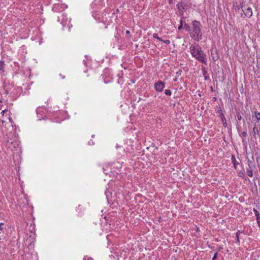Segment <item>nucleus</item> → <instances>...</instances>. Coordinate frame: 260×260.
Returning a JSON list of instances; mask_svg holds the SVG:
<instances>
[{
    "label": "nucleus",
    "mask_w": 260,
    "mask_h": 260,
    "mask_svg": "<svg viewBox=\"0 0 260 260\" xmlns=\"http://www.w3.org/2000/svg\"><path fill=\"white\" fill-rule=\"evenodd\" d=\"M189 49L192 57H194L201 62L206 63V55L199 44H191L189 47Z\"/></svg>",
    "instance_id": "obj_1"
},
{
    "label": "nucleus",
    "mask_w": 260,
    "mask_h": 260,
    "mask_svg": "<svg viewBox=\"0 0 260 260\" xmlns=\"http://www.w3.org/2000/svg\"><path fill=\"white\" fill-rule=\"evenodd\" d=\"M202 25L200 21L193 20L191 22V29L190 31L191 38L196 41L199 42L203 38L201 31Z\"/></svg>",
    "instance_id": "obj_2"
},
{
    "label": "nucleus",
    "mask_w": 260,
    "mask_h": 260,
    "mask_svg": "<svg viewBox=\"0 0 260 260\" xmlns=\"http://www.w3.org/2000/svg\"><path fill=\"white\" fill-rule=\"evenodd\" d=\"M165 87V83L160 80L155 82L154 85V89L157 92H161L164 89Z\"/></svg>",
    "instance_id": "obj_3"
},
{
    "label": "nucleus",
    "mask_w": 260,
    "mask_h": 260,
    "mask_svg": "<svg viewBox=\"0 0 260 260\" xmlns=\"http://www.w3.org/2000/svg\"><path fill=\"white\" fill-rule=\"evenodd\" d=\"M245 17L250 18L252 15V10L250 7L241 6Z\"/></svg>",
    "instance_id": "obj_4"
},
{
    "label": "nucleus",
    "mask_w": 260,
    "mask_h": 260,
    "mask_svg": "<svg viewBox=\"0 0 260 260\" xmlns=\"http://www.w3.org/2000/svg\"><path fill=\"white\" fill-rule=\"evenodd\" d=\"M231 160L235 169H237V166L239 164V162L236 160L235 156L233 154L231 156Z\"/></svg>",
    "instance_id": "obj_5"
},
{
    "label": "nucleus",
    "mask_w": 260,
    "mask_h": 260,
    "mask_svg": "<svg viewBox=\"0 0 260 260\" xmlns=\"http://www.w3.org/2000/svg\"><path fill=\"white\" fill-rule=\"evenodd\" d=\"M247 166L248 168L249 169H255V165L254 163L251 160L248 159L247 160Z\"/></svg>",
    "instance_id": "obj_6"
},
{
    "label": "nucleus",
    "mask_w": 260,
    "mask_h": 260,
    "mask_svg": "<svg viewBox=\"0 0 260 260\" xmlns=\"http://www.w3.org/2000/svg\"><path fill=\"white\" fill-rule=\"evenodd\" d=\"M217 113L219 114V117H220V118L221 120H224V121H225V117H224V114H223V113H222V110H221V108H219L218 109Z\"/></svg>",
    "instance_id": "obj_7"
},
{
    "label": "nucleus",
    "mask_w": 260,
    "mask_h": 260,
    "mask_svg": "<svg viewBox=\"0 0 260 260\" xmlns=\"http://www.w3.org/2000/svg\"><path fill=\"white\" fill-rule=\"evenodd\" d=\"M211 56L212 59L214 61L217 60L219 58V56L218 54L217 53L216 51H215V53L213 52V51H211Z\"/></svg>",
    "instance_id": "obj_8"
},
{
    "label": "nucleus",
    "mask_w": 260,
    "mask_h": 260,
    "mask_svg": "<svg viewBox=\"0 0 260 260\" xmlns=\"http://www.w3.org/2000/svg\"><path fill=\"white\" fill-rule=\"evenodd\" d=\"M238 133H239V134L240 136H241V137H243L242 142H243L244 141V138H245L247 137V134L246 131H244V132H240L238 130Z\"/></svg>",
    "instance_id": "obj_9"
},
{
    "label": "nucleus",
    "mask_w": 260,
    "mask_h": 260,
    "mask_svg": "<svg viewBox=\"0 0 260 260\" xmlns=\"http://www.w3.org/2000/svg\"><path fill=\"white\" fill-rule=\"evenodd\" d=\"M253 169L246 168L247 174L249 177H252L253 176Z\"/></svg>",
    "instance_id": "obj_10"
},
{
    "label": "nucleus",
    "mask_w": 260,
    "mask_h": 260,
    "mask_svg": "<svg viewBox=\"0 0 260 260\" xmlns=\"http://www.w3.org/2000/svg\"><path fill=\"white\" fill-rule=\"evenodd\" d=\"M202 73L205 80H208L209 79V76L207 73V72L205 69L203 70Z\"/></svg>",
    "instance_id": "obj_11"
},
{
    "label": "nucleus",
    "mask_w": 260,
    "mask_h": 260,
    "mask_svg": "<svg viewBox=\"0 0 260 260\" xmlns=\"http://www.w3.org/2000/svg\"><path fill=\"white\" fill-rule=\"evenodd\" d=\"M184 27L188 32L190 33L191 29V25H190L188 24L185 23L184 24Z\"/></svg>",
    "instance_id": "obj_12"
},
{
    "label": "nucleus",
    "mask_w": 260,
    "mask_h": 260,
    "mask_svg": "<svg viewBox=\"0 0 260 260\" xmlns=\"http://www.w3.org/2000/svg\"><path fill=\"white\" fill-rule=\"evenodd\" d=\"M253 211L254 213L255 216L256 217V220H259L260 221V214L258 211L254 208L253 209Z\"/></svg>",
    "instance_id": "obj_13"
},
{
    "label": "nucleus",
    "mask_w": 260,
    "mask_h": 260,
    "mask_svg": "<svg viewBox=\"0 0 260 260\" xmlns=\"http://www.w3.org/2000/svg\"><path fill=\"white\" fill-rule=\"evenodd\" d=\"M5 61L3 60H1L0 61V71H2L3 72H4V68H5Z\"/></svg>",
    "instance_id": "obj_14"
},
{
    "label": "nucleus",
    "mask_w": 260,
    "mask_h": 260,
    "mask_svg": "<svg viewBox=\"0 0 260 260\" xmlns=\"http://www.w3.org/2000/svg\"><path fill=\"white\" fill-rule=\"evenodd\" d=\"M259 133V131H258V128H257V127L256 126V125H255L253 127V130H252V133H253V136L254 137L255 136V135L256 134H258Z\"/></svg>",
    "instance_id": "obj_15"
},
{
    "label": "nucleus",
    "mask_w": 260,
    "mask_h": 260,
    "mask_svg": "<svg viewBox=\"0 0 260 260\" xmlns=\"http://www.w3.org/2000/svg\"><path fill=\"white\" fill-rule=\"evenodd\" d=\"M254 116L256 119L257 122H259V121L260 120V113L257 112V111H255Z\"/></svg>",
    "instance_id": "obj_16"
},
{
    "label": "nucleus",
    "mask_w": 260,
    "mask_h": 260,
    "mask_svg": "<svg viewBox=\"0 0 260 260\" xmlns=\"http://www.w3.org/2000/svg\"><path fill=\"white\" fill-rule=\"evenodd\" d=\"M76 211L79 212V214L78 215V216L82 215L81 212L82 211V207L80 205H79L76 207Z\"/></svg>",
    "instance_id": "obj_17"
},
{
    "label": "nucleus",
    "mask_w": 260,
    "mask_h": 260,
    "mask_svg": "<svg viewBox=\"0 0 260 260\" xmlns=\"http://www.w3.org/2000/svg\"><path fill=\"white\" fill-rule=\"evenodd\" d=\"M6 226L5 224L1 222L0 223V234L3 231V230L6 229Z\"/></svg>",
    "instance_id": "obj_18"
},
{
    "label": "nucleus",
    "mask_w": 260,
    "mask_h": 260,
    "mask_svg": "<svg viewBox=\"0 0 260 260\" xmlns=\"http://www.w3.org/2000/svg\"><path fill=\"white\" fill-rule=\"evenodd\" d=\"M153 37L154 38L157 39L159 41H160V42L163 41V40L161 38L158 37V34L157 33L153 34Z\"/></svg>",
    "instance_id": "obj_19"
},
{
    "label": "nucleus",
    "mask_w": 260,
    "mask_h": 260,
    "mask_svg": "<svg viewBox=\"0 0 260 260\" xmlns=\"http://www.w3.org/2000/svg\"><path fill=\"white\" fill-rule=\"evenodd\" d=\"M240 233V231H238L237 233H236V239H237V243H238V244H239L240 243V240H239V233Z\"/></svg>",
    "instance_id": "obj_20"
},
{
    "label": "nucleus",
    "mask_w": 260,
    "mask_h": 260,
    "mask_svg": "<svg viewBox=\"0 0 260 260\" xmlns=\"http://www.w3.org/2000/svg\"><path fill=\"white\" fill-rule=\"evenodd\" d=\"M165 93L167 95L170 96L172 94V91L170 90L166 89Z\"/></svg>",
    "instance_id": "obj_21"
},
{
    "label": "nucleus",
    "mask_w": 260,
    "mask_h": 260,
    "mask_svg": "<svg viewBox=\"0 0 260 260\" xmlns=\"http://www.w3.org/2000/svg\"><path fill=\"white\" fill-rule=\"evenodd\" d=\"M237 119L239 121H240L242 119V117L239 112L236 113Z\"/></svg>",
    "instance_id": "obj_22"
},
{
    "label": "nucleus",
    "mask_w": 260,
    "mask_h": 260,
    "mask_svg": "<svg viewBox=\"0 0 260 260\" xmlns=\"http://www.w3.org/2000/svg\"><path fill=\"white\" fill-rule=\"evenodd\" d=\"M218 251H217L215 253L213 257L212 258V260H216V259L217 257V255H218Z\"/></svg>",
    "instance_id": "obj_23"
},
{
    "label": "nucleus",
    "mask_w": 260,
    "mask_h": 260,
    "mask_svg": "<svg viewBox=\"0 0 260 260\" xmlns=\"http://www.w3.org/2000/svg\"><path fill=\"white\" fill-rule=\"evenodd\" d=\"M180 24L178 26V29L179 30H180V29H181L182 28V27H183L182 20H180Z\"/></svg>",
    "instance_id": "obj_24"
},
{
    "label": "nucleus",
    "mask_w": 260,
    "mask_h": 260,
    "mask_svg": "<svg viewBox=\"0 0 260 260\" xmlns=\"http://www.w3.org/2000/svg\"><path fill=\"white\" fill-rule=\"evenodd\" d=\"M221 121L222 122V124H223V126L224 127H226L227 126V123H226V119H225V121L224 120H221Z\"/></svg>",
    "instance_id": "obj_25"
},
{
    "label": "nucleus",
    "mask_w": 260,
    "mask_h": 260,
    "mask_svg": "<svg viewBox=\"0 0 260 260\" xmlns=\"http://www.w3.org/2000/svg\"><path fill=\"white\" fill-rule=\"evenodd\" d=\"M166 44H169L170 43V41L168 40H163L162 41Z\"/></svg>",
    "instance_id": "obj_26"
},
{
    "label": "nucleus",
    "mask_w": 260,
    "mask_h": 260,
    "mask_svg": "<svg viewBox=\"0 0 260 260\" xmlns=\"http://www.w3.org/2000/svg\"><path fill=\"white\" fill-rule=\"evenodd\" d=\"M111 80L110 79H108V80H107L106 79H104V82L105 83H108L110 82H111Z\"/></svg>",
    "instance_id": "obj_27"
},
{
    "label": "nucleus",
    "mask_w": 260,
    "mask_h": 260,
    "mask_svg": "<svg viewBox=\"0 0 260 260\" xmlns=\"http://www.w3.org/2000/svg\"><path fill=\"white\" fill-rule=\"evenodd\" d=\"M9 120H10V122H11V118L10 117H9ZM6 124H8V125H9L11 126H12V128L13 127V126H12V123H7Z\"/></svg>",
    "instance_id": "obj_28"
},
{
    "label": "nucleus",
    "mask_w": 260,
    "mask_h": 260,
    "mask_svg": "<svg viewBox=\"0 0 260 260\" xmlns=\"http://www.w3.org/2000/svg\"><path fill=\"white\" fill-rule=\"evenodd\" d=\"M24 200L25 201V202L24 201L23 203H24L25 205H28V200L26 198H25Z\"/></svg>",
    "instance_id": "obj_29"
},
{
    "label": "nucleus",
    "mask_w": 260,
    "mask_h": 260,
    "mask_svg": "<svg viewBox=\"0 0 260 260\" xmlns=\"http://www.w3.org/2000/svg\"><path fill=\"white\" fill-rule=\"evenodd\" d=\"M181 72H182V71L181 70H179V71H178L177 72V74H178V75H181Z\"/></svg>",
    "instance_id": "obj_30"
},
{
    "label": "nucleus",
    "mask_w": 260,
    "mask_h": 260,
    "mask_svg": "<svg viewBox=\"0 0 260 260\" xmlns=\"http://www.w3.org/2000/svg\"><path fill=\"white\" fill-rule=\"evenodd\" d=\"M126 34L127 35H129L130 34V31L129 30H126Z\"/></svg>",
    "instance_id": "obj_31"
},
{
    "label": "nucleus",
    "mask_w": 260,
    "mask_h": 260,
    "mask_svg": "<svg viewBox=\"0 0 260 260\" xmlns=\"http://www.w3.org/2000/svg\"><path fill=\"white\" fill-rule=\"evenodd\" d=\"M257 222L258 223L259 228H260V221H259V220H257Z\"/></svg>",
    "instance_id": "obj_32"
},
{
    "label": "nucleus",
    "mask_w": 260,
    "mask_h": 260,
    "mask_svg": "<svg viewBox=\"0 0 260 260\" xmlns=\"http://www.w3.org/2000/svg\"><path fill=\"white\" fill-rule=\"evenodd\" d=\"M40 110V108H38L36 110V112H37V113L38 114L39 111Z\"/></svg>",
    "instance_id": "obj_33"
},
{
    "label": "nucleus",
    "mask_w": 260,
    "mask_h": 260,
    "mask_svg": "<svg viewBox=\"0 0 260 260\" xmlns=\"http://www.w3.org/2000/svg\"><path fill=\"white\" fill-rule=\"evenodd\" d=\"M173 0H169V4H172L173 3Z\"/></svg>",
    "instance_id": "obj_34"
},
{
    "label": "nucleus",
    "mask_w": 260,
    "mask_h": 260,
    "mask_svg": "<svg viewBox=\"0 0 260 260\" xmlns=\"http://www.w3.org/2000/svg\"><path fill=\"white\" fill-rule=\"evenodd\" d=\"M60 76H61L62 79H64V78H65L64 76H61V75H60Z\"/></svg>",
    "instance_id": "obj_35"
},
{
    "label": "nucleus",
    "mask_w": 260,
    "mask_h": 260,
    "mask_svg": "<svg viewBox=\"0 0 260 260\" xmlns=\"http://www.w3.org/2000/svg\"><path fill=\"white\" fill-rule=\"evenodd\" d=\"M240 8H241L240 6H238L237 7V9L238 10H240Z\"/></svg>",
    "instance_id": "obj_36"
},
{
    "label": "nucleus",
    "mask_w": 260,
    "mask_h": 260,
    "mask_svg": "<svg viewBox=\"0 0 260 260\" xmlns=\"http://www.w3.org/2000/svg\"><path fill=\"white\" fill-rule=\"evenodd\" d=\"M87 260H93L92 258H89L87 259Z\"/></svg>",
    "instance_id": "obj_37"
},
{
    "label": "nucleus",
    "mask_w": 260,
    "mask_h": 260,
    "mask_svg": "<svg viewBox=\"0 0 260 260\" xmlns=\"http://www.w3.org/2000/svg\"><path fill=\"white\" fill-rule=\"evenodd\" d=\"M4 112H5V111H4V110L2 111V113H4Z\"/></svg>",
    "instance_id": "obj_38"
}]
</instances>
